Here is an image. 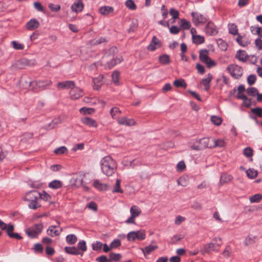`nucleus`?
<instances>
[{
    "instance_id": "obj_1",
    "label": "nucleus",
    "mask_w": 262,
    "mask_h": 262,
    "mask_svg": "<svg viewBox=\"0 0 262 262\" xmlns=\"http://www.w3.org/2000/svg\"><path fill=\"white\" fill-rule=\"evenodd\" d=\"M102 172L106 176H112L116 172L117 164L116 161L110 156L103 158L100 162Z\"/></svg>"
},
{
    "instance_id": "obj_2",
    "label": "nucleus",
    "mask_w": 262,
    "mask_h": 262,
    "mask_svg": "<svg viewBox=\"0 0 262 262\" xmlns=\"http://www.w3.org/2000/svg\"><path fill=\"white\" fill-rule=\"evenodd\" d=\"M40 193L33 190L27 192L24 197V200L28 203V207L31 209H36L41 207L39 203Z\"/></svg>"
},
{
    "instance_id": "obj_3",
    "label": "nucleus",
    "mask_w": 262,
    "mask_h": 262,
    "mask_svg": "<svg viewBox=\"0 0 262 262\" xmlns=\"http://www.w3.org/2000/svg\"><path fill=\"white\" fill-rule=\"evenodd\" d=\"M43 228V226L42 223L35 224L26 229L25 232L30 238H37L41 233Z\"/></svg>"
},
{
    "instance_id": "obj_4",
    "label": "nucleus",
    "mask_w": 262,
    "mask_h": 262,
    "mask_svg": "<svg viewBox=\"0 0 262 262\" xmlns=\"http://www.w3.org/2000/svg\"><path fill=\"white\" fill-rule=\"evenodd\" d=\"M227 70L232 77L235 79H239L243 75V70L241 67L237 64H231L227 68Z\"/></svg>"
},
{
    "instance_id": "obj_5",
    "label": "nucleus",
    "mask_w": 262,
    "mask_h": 262,
    "mask_svg": "<svg viewBox=\"0 0 262 262\" xmlns=\"http://www.w3.org/2000/svg\"><path fill=\"white\" fill-rule=\"evenodd\" d=\"M145 238V233L144 230H138L137 231L129 232L127 235V240L129 242H133L137 239L142 241Z\"/></svg>"
},
{
    "instance_id": "obj_6",
    "label": "nucleus",
    "mask_w": 262,
    "mask_h": 262,
    "mask_svg": "<svg viewBox=\"0 0 262 262\" xmlns=\"http://www.w3.org/2000/svg\"><path fill=\"white\" fill-rule=\"evenodd\" d=\"M19 82L20 85L24 89H27L32 86V90H34V81H32L31 78L28 75L26 74L22 75L19 80Z\"/></svg>"
},
{
    "instance_id": "obj_7",
    "label": "nucleus",
    "mask_w": 262,
    "mask_h": 262,
    "mask_svg": "<svg viewBox=\"0 0 262 262\" xmlns=\"http://www.w3.org/2000/svg\"><path fill=\"white\" fill-rule=\"evenodd\" d=\"M191 15L192 17V22L195 26L204 24L207 21L206 17L199 12H192Z\"/></svg>"
},
{
    "instance_id": "obj_8",
    "label": "nucleus",
    "mask_w": 262,
    "mask_h": 262,
    "mask_svg": "<svg viewBox=\"0 0 262 262\" xmlns=\"http://www.w3.org/2000/svg\"><path fill=\"white\" fill-rule=\"evenodd\" d=\"M205 31L207 35L210 36H214L218 33L216 26L211 21H208L207 24L206 25Z\"/></svg>"
},
{
    "instance_id": "obj_9",
    "label": "nucleus",
    "mask_w": 262,
    "mask_h": 262,
    "mask_svg": "<svg viewBox=\"0 0 262 262\" xmlns=\"http://www.w3.org/2000/svg\"><path fill=\"white\" fill-rule=\"evenodd\" d=\"M84 95L83 91L82 89L78 87H74L70 92V97L73 100L79 99Z\"/></svg>"
},
{
    "instance_id": "obj_10",
    "label": "nucleus",
    "mask_w": 262,
    "mask_h": 262,
    "mask_svg": "<svg viewBox=\"0 0 262 262\" xmlns=\"http://www.w3.org/2000/svg\"><path fill=\"white\" fill-rule=\"evenodd\" d=\"M161 47V41L156 36H154L150 43L147 47V49L150 51H154L157 48H160Z\"/></svg>"
},
{
    "instance_id": "obj_11",
    "label": "nucleus",
    "mask_w": 262,
    "mask_h": 262,
    "mask_svg": "<svg viewBox=\"0 0 262 262\" xmlns=\"http://www.w3.org/2000/svg\"><path fill=\"white\" fill-rule=\"evenodd\" d=\"M14 226L13 224L10 223L8 225L7 234L8 236L11 238H15L18 240L21 239L23 237L17 233H14Z\"/></svg>"
},
{
    "instance_id": "obj_12",
    "label": "nucleus",
    "mask_w": 262,
    "mask_h": 262,
    "mask_svg": "<svg viewBox=\"0 0 262 262\" xmlns=\"http://www.w3.org/2000/svg\"><path fill=\"white\" fill-rule=\"evenodd\" d=\"M220 245V244H213L212 243L206 244L204 246L203 248L201 249L200 252L202 254L204 255L205 253L210 251H215L216 248L219 247Z\"/></svg>"
},
{
    "instance_id": "obj_13",
    "label": "nucleus",
    "mask_w": 262,
    "mask_h": 262,
    "mask_svg": "<svg viewBox=\"0 0 262 262\" xmlns=\"http://www.w3.org/2000/svg\"><path fill=\"white\" fill-rule=\"evenodd\" d=\"M75 84L73 81H65L59 82L57 84L58 89H67L74 88Z\"/></svg>"
},
{
    "instance_id": "obj_14",
    "label": "nucleus",
    "mask_w": 262,
    "mask_h": 262,
    "mask_svg": "<svg viewBox=\"0 0 262 262\" xmlns=\"http://www.w3.org/2000/svg\"><path fill=\"white\" fill-rule=\"evenodd\" d=\"M196 143L200 144L201 148H202V150L206 148H212L211 144L209 143V139L208 138H203L197 141Z\"/></svg>"
},
{
    "instance_id": "obj_15",
    "label": "nucleus",
    "mask_w": 262,
    "mask_h": 262,
    "mask_svg": "<svg viewBox=\"0 0 262 262\" xmlns=\"http://www.w3.org/2000/svg\"><path fill=\"white\" fill-rule=\"evenodd\" d=\"M39 26V21L35 18L31 19L26 24V28L29 30H34L38 28Z\"/></svg>"
},
{
    "instance_id": "obj_16",
    "label": "nucleus",
    "mask_w": 262,
    "mask_h": 262,
    "mask_svg": "<svg viewBox=\"0 0 262 262\" xmlns=\"http://www.w3.org/2000/svg\"><path fill=\"white\" fill-rule=\"evenodd\" d=\"M103 78V76L102 75H100L97 77L94 78L93 79L94 89L98 91L100 89L102 84Z\"/></svg>"
},
{
    "instance_id": "obj_17",
    "label": "nucleus",
    "mask_w": 262,
    "mask_h": 262,
    "mask_svg": "<svg viewBox=\"0 0 262 262\" xmlns=\"http://www.w3.org/2000/svg\"><path fill=\"white\" fill-rule=\"evenodd\" d=\"M81 121L82 123L89 127H96L97 126V123L96 121L91 118L88 117H83L81 118Z\"/></svg>"
},
{
    "instance_id": "obj_18",
    "label": "nucleus",
    "mask_w": 262,
    "mask_h": 262,
    "mask_svg": "<svg viewBox=\"0 0 262 262\" xmlns=\"http://www.w3.org/2000/svg\"><path fill=\"white\" fill-rule=\"evenodd\" d=\"M56 228L57 226H50L47 231L48 234L51 236H55L59 235L62 229L61 228L56 229Z\"/></svg>"
},
{
    "instance_id": "obj_19",
    "label": "nucleus",
    "mask_w": 262,
    "mask_h": 262,
    "mask_svg": "<svg viewBox=\"0 0 262 262\" xmlns=\"http://www.w3.org/2000/svg\"><path fill=\"white\" fill-rule=\"evenodd\" d=\"M118 123L126 126H132L135 124L136 122L133 119H129L126 117H122L118 120Z\"/></svg>"
},
{
    "instance_id": "obj_20",
    "label": "nucleus",
    "mask_w": 262,
    "mask_h": 262,
    "mask_svg": "<svg viewBox=\"0 0 262 262\" xmlns=\"http://www.w3.org/2000/svg\"><path fill=\"white\" fill-rule=\"evenodd\" d=\"M248 57L249 56L244 50H238L235 55V58L242 62H245Z\"/></svg>"
},
{
    "instance_id": "obj_21",
    "label": "nucleus",
    "mask_w": 262,
    "mask_h": 262,
    "mask_svg": "<svg viewBox=\"0 0 262 262\" xmlns=\"http://www.w3.org/2000/svg\"><path fill=\"white\" fill-rule=\"evenodd\" d=\"M209 51L207 49H202L200 51L199 58L203 62L205 63L209 59Z\"/></svg>"
},
{
    "instance_id": "obj_22",
    "label": "nucleus",
    "mask_w": 262,
    "mask_h": 262,
    "mask_svg": "<svg viewBox=\"0 0 262 262\" xmlns=\"http://www.w3.org/2000/svg\"><path fill=\"white\" fill-rule=\"evenodd\" d=\"M123 60L122 57H116L108 61L105 64V67L108 69H111L115 65L120 63Z\"/></svg>"
},
{
    "instance_id": "obj_23",
    "label": "nucleus",
    "mask_w": 262,
    "mask_h": 262,
    "mask_svg": "<svg viewBox=\"0 0 262 262\" xmlns=\"http://www.w3.org/2000/svg\"><path fill=\"white\" fill-rule=\"evenodd\" d=\"M207 76V78L203 79L201 82V83L205 86V91H208L210 89V83L212 79V75L210 73H209Z\"/></svg>"
},
{
    "instance_id": "obj_24",
    "label": "nucleus",
    "mask_w": 262,
    "mask_h": 262,
    "mask_svg": "<svg viewBox=\"0 0 262 262\" xmlns=\"http://www.w3.org/2000/svg\"><path fill=\"white\" fill-rule=\"evenodd\" d=\"M72 11L76 12H81L83 9V4L81 1L74 3L71 6Z\"/></svg>"
},
{
    "instance_id": "obj_25",
    "label": "nucleus",
    "mask_w": 262,
    "mask_h": 262,
    "mask_svg": "<svg viewBox=\"0 0 262 262\" xmlns=\"http://www.w3.org/2000/svg\"><path fill=\"white\" fill-rule=\"evenodd\" d=\"M159 62L163 65H167L170 63V56L167 54H163L159 56Z\"/></svg>"
},
{
    "instance_id": "obj_26",
    "label": "nucleus",
    "mask_w": 262,
    "mask_h": 262,
    "mask_svg": "<svg viewBox=\"0 0 262 262\" xmlns=\"http://www.w3.org/2000/svg\"><path fill=\"white\" fill-rule=\"evenodd\" d=\"M173 85L177 88H182L184 89H186L187 84L185 80L182 78H180L174 81Z\"/></svg>"
},
{
    "instance_id": "obj_27",
    "label": "nucleus",
    "mask_w": 262,
    "mask_h": 262,
    "mask_svg": "<svg viewBox=\"0 0 262 262\" xmlns=\"http://www.w3.org/2000/svg\"><path fill=\"white\" fill-rule=\"evenodd\" d=\"M93 186L99 190H106L107 189V185L101 183L98 180H95L93 182Z\"/></svg>"
},
{
    "instance_id": "obj_28",
    "label": "nucleus",
    "mask_w": 262,
    "mask_h": 262,
    "mask_svg": "<svg viewBox=\"0 0 262 262\" xmlns=\"http://www.w3.org/2000/svg\"><path fill=\"white\" fill-rule=\"evenodd\" d=\"M51 84L52 81L51 80L34 81V86L36 85L39 88L43 89L45 86Z\"/></svg>"
},
{
    "instance_id": "obj_29",
    "label": "nucleus",
    "mask_w": 262,
    "mask_h": 262,
    "mask_svg": "<svg viewBox=\"0 0 262 262\" xmlns=\"http://www.w3.org/2000/svg\"><path fill=\"white\" fill-rule=\"evenodd\" d=\"M236 40L238 43L242 47H246L250 43V42L247 39L244 38V37L240 34H238Z\"/></svg>"
},
{
    "instance_id": "obj_30",
    "label": "nucleus",
    "mask_w": 262,
    "mask_h": 262,
    "mask_svg": "<svg viewBox=\"0 0 262 262\" xmlns=\"http://www.w3.org/2000/svg\"><path fill=\"white\" fill-rule=\"evenodd\" d=\"M157 246L150 245L142 249V251L145 256L146 254H149L151 252L158 249Z\"/></svg>"
},
{
    "instance_id": "obj_31",
    "label": "nucleus",
    "mask_w": 262,
    "mask_h": 262,
    "mask_svg": "<svg viewBox=\"0 0 262 262\" xmlns=\"http://www.w3.org/2000/svg\"><path fill=\"white\" fill-rule=\"evenodd\" d=\"M114 9L112 7L102 6L99 8V11L102 15H107L111 12H113Z\"/></svg>"
},
{
    "instance_id": "obj_32",
    "label": "nucleus",
    "mask_w": 262,
    "mask_h": 262,
    "mask_svg": "<svg viewBox=\"0 0 262 262\" xmlns=\"http://www.w3.org/2000/svg\"><path fill=\"white\" fill-rule=\"evenodd\" d=\"M233 179V177L230 174L223 173L220 178V183L222 184L228 183Z\"/></svg>"
},
{
    "instance_id": "obj_33",
    "label": "nucleus",
    "mask_w": 262,
    "mask_h": 262,
    "mask_svg": "<svg viewBox=\"0 0 262 262\" xmlns=\"http://www.w3.org/2000/svg\"><path fill=\"white\" fill-rule=\"evenodd\" d=\"M205 38L203 36L199 35H193L192 42L195 45H199L204 43Z\"/></svg>"
},
{
    "instance_id": "obj_34",
    "label": "nucleus",
    "mask_w": 262,
    "mask_h": 262,
    "mask_svg": "<svg viewBox=\"0 0 262 262\" xmlns=\"http://www.w3.org/2000/svg\"><path fill=\"white\" fill-rule=\"evenodd\" d=\"M64 250L66 253L77 255L78 254H80V252H79V250L75 247H66L64 248Z\"/></svg>"
},
{
    "instance_id": "obj_35",
    "label": "nucleus",
    "mask_w": 262,
    "mask_h": 262,
    "mask_svg": "<svg viewBox=\"0 0 262 262\" xmlns=\"http://www.w3.org/2000/svg\"><path fill=\"white\" fill-rule=\"evenodd\" d=\"M212 141L213 144H211L212 148L217 147H223L225 145V141L222 139H213Z\"/></svg>"
},
{
    "instance_id": "obj_36",
    "label": "nucleus",
    "mask_w": 262,
    "mask_h": 262,
    "mask_svg": "<svg viewBox=\"0 0 262 262\" xmlns=\"http://www.w3.org/2000/svg\"><path fill=\"white\" fill-rule=\"evenodd\" d=\"M62 182L59 180H54L49 184V187L53 189H58L62 187Z\"/></svg>"
},
{
    "instance_id": "obj_37",
    "label": "nucleus",
    "mask_w": 262,
    "mask_h": 262,
    "mask_svg": "<svg viewBox=\"0 0 262 262\" xmlns=\"http://www.w3.org/2000/svg\"><path fill=\"white\" fill-rule=\"evenodd\" d=\"M130 212L132 215L136 217L140 214L141 211L138 206L135 205L130 208Z\"/></svg>"
},
{
    "instance_id": "obj_38",
    "label": "nucleus",
    "mask_w": 262,
    "mask_h": 262,
    "mask_svg": "<svg viewBox=\"0 0 262 262\" xmlns=\"http://www.w3.org/2000/svg\"><path fill=\"white\" fill-rule=\"evenodd\" d=\"M247 177L251 179L255 178L258 175V172L256 170L252 168H249L246 171Z\"/></svg>"
},
{
    "instance_id": "obj_39",
    "label": "nucleus",
    "mask_w": 262,
    "mask_h": 262,
    "mask_svg": "<svg viewBox=\"0 0 262 262\" xmlns=\"http://www.w3.org/2000/svg\"><path fill=\"white\" fill-rule=\"evenodd\" d=\"M68 149L64 146H62L58 148H57L55 149L54 150V153L57 155L64 154L66 153H68Z\"/></svg>"
},
{
    "instance_id": "obj_40",
    "label": "nucleus",
    "mask_w": 262,
    "mask_h": 262,
    "mask_svg": "<svg viewBox=\"0 0 262 262\" xmlns=\"http://www.w3.org/2000/svg\"><path fill=\"white\" fill-rule=\"evenodd\" d=\"M120 73L117 71H115L112 74V80L114 83L118 85L119 84Z\"/></svg>"
},
{
    "instance_id": "obj_41",
    "label": "nucleus",
    "mask_w": 262,
    "mask_h": 262,
    "mask_svg": "<svg viewBox=\"0 0 262 262\" xmlns=\"http://www.w3.org/2000/svg\"><path fill=\"white\" fill-rule=\"evenodd\" d=\"M77 241V236L74 234H69L66 237V241L69 244L73 245Z\"/></svg>"
},
{
    "instance_id": "obj_42",
    "label": "nucleus",
    "mask_w": 262,
    "mask_h": 262,
    "mask_svg": "<svg viewBox=\"0 0 262 262\" xmlns=\"http://www.w3.org/2000/svg\"><path fill=\"white\" fill-rule=\"evenodd\" d=\"M217 43L219 48L223 50L226 51L228 48V44L224 40L221 38H219L216 40Z\"/></svg>"
},
{
    "instance_id": "obj_43",
    "label": "nucleus",
    "mask_w": 262,
    "mask_h": 262,
    "mask_svg": "<svg viewBox=\"0 0 262 262\" xmlns=\"http://www.w3.org/2000/svg\"><path fill=\"white\" fill-rule=\"evenodd\" d=\"M262 199V195L260 194H255L251 196L250 198V201L251 203H258Z\"/></svg>"
},
{
    "instance_id": "obj_44",
    "label": "nucleus",
    "mask_w": 262,
    "mask_h": 262,
    "mask_svg": "<svg viewBox=\"0 0 262 262\" xmlns=\"http://www.w3.org/2000/svg\"><path fill=\"white\" fill-rule=\"evenodd\" d=\"M181 26L184 30H188L191 27V23L190 21H187L185 18H183L181 20Z\"/></svg>"
},
{
    "instance_id": "obj_45",
    "label": "nucleus",
    "mask_w": 262,
    "mask_h": 262,
    "mask_svg": "<svg viewBox=\"0 0 262 262\" xmlns=\"http://www.w3.org/2000/svg\"><path fill=\"white\" fill-rule=\"evenodd\" d=\"M211 121L215 125H220L222 122V119L221 117L216 116H212L211 117Z\"/></svg>"
},
{
    "instance_id": "obj_46",
    "label": "nucleus",
    "mask_w": 262,
    "mask_h": 262,
    "mask_svg": "<svg viewBox=\"0 0 262 262\" xmlns=\"http://www.w3.org/2000/svg\"><path fill=\"white\" fill-rule=\"evenodd\" d=\"M110 259L115 261H118L122 257V255L120 253H111L109 254Z\"/></svg>"
},
{
    "instance_id": "obj_47",
    "label": "nucleus",
    "mask_w": 262,
    "mask_h": 262,
    "mask_svg": "<svg viewBox=\"0 0 262 262\" xmlns=\"http://www.w3.org/2000/svg\"><path fill=\"white\" fill-rule=\"evenodd\" d=\"M229 32L230 34H233L234 35H238L239 34L238 33V29L237 26L234 24H232L230 25L229 27Z\"/></svg>"
},
{
    "instance_id": "obj_48",
    "label": "nucleus",
    "mask_w": 262,
    "mask_h": 262,
    "mask_svg": "<svg viewBox=\"0 0 262 262\" xmlns=\"http://www.w3.org/2000/svg\"><path fill=\"white\" fill-rule=\"evenodd\" d=\"M121 180L117 179L113 192L123 193V190L120 187Z\"/></svg>"
},
{
    "instance_id": "obj_49",
    "label": "nucleus",
    "mask_w": 262,
    "mask_h": 262,
    "mask_svg": "<svg viewBox=\"0 0 262 262\" xmlns=\"http://www.w3.org/2000/svg\"><path fill=\"white\" fill-rule=\"evenodd\" d=\"M125 5L127 8L132 10L137 8V6L133 0H126Z\"/></svg>"
},
{
    "instance_id": "obj_50",
    "label": "nucleus",
    "mask_w": 262,
    "mask_h": 262,
    "mask_svg": "<svg viewBox=\"0 0 262 262\" xmlns=\"http://www.w3.org/2000/svg\"><path fill=\"white\" fill-rule=\"evenodd\" d=\"M251 111L255 116L262 118V108L259 107L253 108H251Z\"/></svg>"
},
{
    "instance_id": "obj_51",
    "label": "nucleus",
    "mask_w": 262,
    "mask_h": 262,
    "mask_svg": "<svg viewBox=\"0 0 262 262\" xmlns=\"http://www.w3.org/2000/svg\"><path fill=\"white\" fill-rule=\"evenodd\" d=\"M247 94L251 96L254 97L256 95L258 94V90L256 88L254 87H251L247 90Z\"/></svg>"
},
{
    "instance_id": "obj_52",
    "label": "nucleus",
    "mask_w": 262,
    "mask_h": 262,
    "mask_svg": "<svg viewBox=\"0 0 262 262\" xmlns=\"http://www.w3.org/2000/svg\"><path fill=\"white\" fill-rule=\"evenodd\" d=\"M253 150L251 147H247L244 149L243 153L245 157L250 158L253 156Z\"/></svg>"
},
{
    "instance_id": "obj_53",
    "label": "nucleus",
    "mask_w": 262,
    "mask_h": 262,
    "mask_svg": "<svg viewBox=\"0 0 262 262\" xmlns=\"http://www.w3.org/2000/svg\"><path fill=\"white\" fill-rule=\"evenodd\" d=\"M79 112L80 113H83L84 114H91L95 112V110L92 108L83 107L80 109Z\"/></svg>"
},
{
    "instance_id": "obj_54",
    "label": "nucleus",
    "mask_w": 262,
    "mask_h": 262,
    "mask_svg": "<svg viewBox=\"0 0 262 262\" xmlns=\"http://www.w3.org/2000/svg\"><path fill=\"white\" fill-rule=\"evenodd\" d=\"M77 247L78 249V250H81L83 252L86 251L87 248L86 246V243L83 240L79 242Z\"/></svg>"
},
{
    "instance_id": "obj_55",
    "label": "nucleus",
    "mask_w": 262,
    "mask_h": 262,
    "mask_svg": "<svg viewBox=\"0 0 262 262\" xmlns=\"http://www.w3.org/2000/svg\"><path fill=\"white\" fill-rule=\"evenodd\" d=\"M138 24L137 20L133 21L130 25V27L128 30V32H134L138 28Z\"/></svg>"
},
{
    "instance_id": "obj_56",
    "label": "nucleus",
    "mask_w": 262,
    "mask_h": 262,
    "mask_svg": "<svg viewBox=\"0 0 262 262\" xmlns=\"http://www.w3.org/2000/svg\"><path fill=\"white\" fill-rule=\"evenodd\" d=\"M16 64L19 68H23L22 66H26L28 64V61L25 58H23L16 61Z\"/></svg>"
},
{
    "instance_id": "obj_57",
    "label": "nucleus",
    "mask_w": 262,
    "mask_h": 262,
    "mask_svg": "<svg viewBox=\"0 0 262 262\" xmlns=\"http://www.w3.org/2000/svg\"><path fill=\"white\" fill-rule=\"evenodd\" d=\"M48 7L53 12H57L60 9V6L59 5H54L52 3L49 4Z\"/></svg>"
},
{
    "instance_id": "obj_58",
    "label": "nucleus",
    "mask_w": 262,
    "mask_h": 262,
    "mask_svg": "<svg viewBox=\"0 0 262 262\" xmlns=\"http://www.w3.org/2000/svg\"><path fill=\"white\" fill-rule=\"evenodd\" d=\"M40 196L39 197V200L42 199L44 201H48L51 198V195L45 191H43L42 193H40Z\"/></svg>"
},
{
    "instance_id": "obj_59",
    "label": "nucleus",
    "mask_w": 262,
    "mask_h": 262,
    "mask_svg": "<svg viewBox=\"0 0 262 262\" xmlns=\"http://www.w3.org/2000/svg\"><path fill=\"white\" fill-rule=\"evenodd\" d=\"M102 245L103 244L101 242L97 241L92 244V248L95 251H98L102 248Z\"/></svg>"
},
{
    "instance_id": "obj_60",
    "label": "nucleus",
    "mask_w": 262,
    "mask_h": 262,
    "mask_svg": "<svg viewBox=\"0 0 262 262\" xmlns=\"http://www.w3.org/2000/svg\"><path fill=\"white\" fill-rule=\"evenodd\" d=\"M169 13L171 16H172V18L174 19H177L179 18V12L178 10H176L174 8H171L169 10Z\"/></svg>"
},
{
    "instance_id": "obj_61",
    "label": "nucleus",
    "mask_w": 262,
    "mask_h": 262,
    "mask_svg": "<svg viewBox=\"0 0 262 262\" xmlns=\"http://www.w3.org/2000/svg\"><path fill=\"white\" fill-rule=\"evenodd\" d=\"M256 80V77L255 75L251 74L247 78V82L249 85L253 84Z\"/></svg>"
},
{
    "instance_id": "obj_62",
    "label": "nucleus",
    "mask_w": 262,
    "mask_h": 262,
    "mask_svg": "<svg viewBox=\"0 0 262 262\" xmlns=\"http://www.w3.org/2000/svg\"><path fill=\"white\" fill-rule=\"evenodd\" d=\"M111 248H117L121 245V241L119 239H114L110 244Z\"/></svg>"
},
{
    "instance_id": "obj_63",
    "label": "nucleus",
    "mask_w": 262,
    "mask_h": 262,
    "mask_svg": "<svg viewBox=\"0 0 262 262\" xmlns=\"http://www.w3.org/2000/svg\"><path fill=\"white\" fill-rule=\"evenodd\" d=\"M186 168V165L183 161L179 162L177 165V170L178 171H183Z\"/></svg>"
},
{
    "instance_id": "obj_64",
    "label": "nucleus",
    "mask_w": 262,
    "mask_h": 262,
    "mask_svg": "<svg viewBox=\"0 0 262 262\" xmlns=\"http://www.w3.org/2000/svg\"><path fill=\"white\" fill-rule=\"evenodd\" d=\"M96 260L98 262H111V260L105 256L101 255L96 258Z\"/></svg>"
}]
</instances>
